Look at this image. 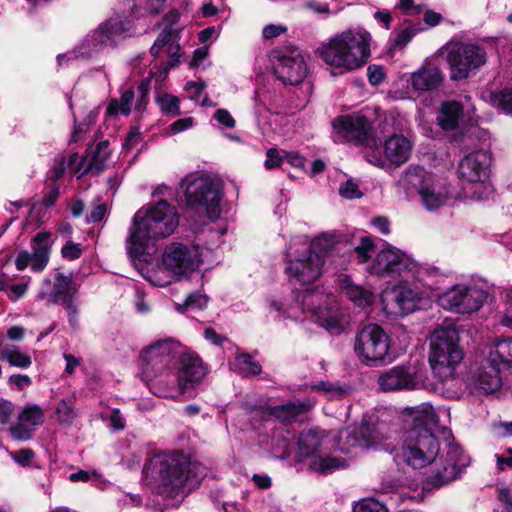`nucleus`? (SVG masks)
Wrapping results in <instances>:
<instances>
[{"mask_svg": "<svg viewBox=\"0 0 512 512\" xmlns=\"http://www.w3.org/2000/svg\"><path fill=\"white\" fill-rule=\"evenodd\" d=\"M404 415L412 426L405 431L403 444L396 457L414 469L423 468L434 462L428 482L435 487L457 479L469 465L470 458L455 443L448 444L447 449L439 455L440 444L434 434L438 416L432 405L421 403L406 407Z\"/></svg>", "mask_w": 512, "mask_h": 512, "instance_id": "obj_1", "label": "nucleus"}, {"mask_svg": "<svg viewBox=\"0 0 512 512\" xmlns=\"http://www.w3.org/2000/svg\"><path fill=\"white\" fill-rule=\"evenodd\" d=\"M179 224L176 208L165 200L139 209L129 227L126 250L133 260L147 261L156 241L170 236Z\"/></svg>", "mask_w": 512, "mask_h": 512, "instance_id": "obj_2", "label": "nucleus"}, {"mask_svg": "<svg viewBox=\"0 0 512 512\" xmlns=\"http://www.w3.org/2000/svg\"><path fill=\"white\" fill-rule=\"evenodd\" d=\"M146 470L154 490L167 499L185 495L204 477V467L181 452L156 454Z\"/></svg>", "mask_w": 512, "mask_h": 512, "instance_id": "obj_3", "label": "nucleus"}, {"mask_svg": "<svg viewBox=\"0 0 512 512\" xmlns=\"http://www.w3.org/2000/svg\"><path fill=\"white\" fill-rule=\"evenodd\" d=\"M336 250L332 235H322L311 242L306 236H296L286 250L285 273L291 282L311 284L322 275L326 258Z\"/></svg>", "mask_w": 512, "mask_h": 512, "instance_id": "obj_4", "label": "nucleus"}, {"mask_svg": "<svg viewBox=\"0 0 512 512\" xmlns=\"http://www.w3.org/2000/svg\"><path fill=\"white\" fill-rule=\"evenodd\" d=\"M357 264H366V271L372 275L390 278H411L423 280L426 269L416 263L402 250L391 245L378 250L370 237L364 236L354 248Z\"/></svg>", "mask_w": 512, "mask_h": 512, "instance_id": "obj_5", "label": "nucleus"}, {"mask_svg": "<svg viewBox=\"0 0 512 512\" xmlns=\"http://www.w3.org/2000/svg\"><path fill=\"white\" fill-rule=\"evenodd\" d=\"M270 306L287 318L299 320L301 318L297 311H301L305 315L304 318H310L328 331H341L340 311L332 294H325L320 290H305L299 293L295 302L288 307L278 300H271Z\"/></svg>", "mask_w": 512, "mask_h": 512, "instance_id": "obj_6", "label": "nucleus"}, {"mask_svg": "<svg viewBox=\"0 0 512 512\" xmlns=\"http://www.w3.org/2000/svg\"><path fill=\"white\" fill-rule=\"evenodd\" d=\"M369 32L361 28L349 29L331 38L319 47L322 60L341 72L363 66L370 56Z\"/></svg>", "mask_w": 512, "mask_h": 512, "instance_id": "obj_7", "label": "nucleus"}, {"mask_svg": "<svg viewBox=\"0 0 512 512\" xmlns=\"http://www.w3.org/2000/svg\"><path fill=\"white\" fill-rule=\"evenodd\" d=\"M202 263L200 247L172 242L163 251L161 262L144 275L152 285L165 287L196 271Z\"/></svg>", "mask_w": 512, "mask_h": 512, "instance_id": "obj_8", "label": "nucleus"}, {"mask_svg": "<svg viewBox=\"0 0 512 512\" xmlns=\"http://www.w3.org/2000/svg\"><path fill=\"white\" fill-rule=\"evenodd\" d=\"M184 346L172 338L157 340L140 352V375L150 391L156 395L155 383L165 380L176 367Z\"/></svg>", "mask_w": 512, "mask_h": 512, "instance_id": "obj_9", "label": "nucleus"}, {"mask_svg": "<svg viewBox=\"0 0 512 512\" xmlns=\"http://www.w3.org/2000/svg\"><path fill=\"white\" fill-rule=\"evenodd\" d=\"M429 345L428 360L435 376L442 381L452 378L464 358L457 329L452 326L436 328L430 336Z\"/></svg>", "mask_w": 512, "mask_h": 512, "instance_id": "obj_10", "label": "nucleus"}, {"mask_svg": "<svg viewBox=\"0 0 512 512\" xmlns=\"http://www.w3.org/2000/svg\"><path fill=\"white\" fill-rule=\"evenodd\" d=\"M187 204L198 213H204L210 220L220 217L223 202V182L207 174L190 175L182 180Z\"/></svg>", "mask_w": 512, "mask_h": 512, "instance_id": "obj_11", "label": "nucleus"}, {"mask_svg": "<svg viewBox=\"0 0 512 512\" xmlns=\"http://www.w3.org/2000/svg\"><path fill=\"white\" fill-rule=\"evenodd\" d=\"M205 374L202 360L184 346V352L179 355L172 373L165 380L161 379L155 383L156 396L177 398L183 395L187 389L199 384Z\"/></svg>", "mask_w": 512, "mask_h": 512, "instance_id": "obj_12", "label": "nucleus"}, {"mask_svg": "<svg viewBox=\"0 0 512 512\" xmlns=\"http://www.w3.org/2000/svg\"><path fill=\"white\" fill-rule=\"evenodd\" d=\"M131 27L129 20L112 17L88 33L83 42L73 50L58 55L57 62L61 66L64 62L71 60L91 58L104 47L116 45L131 30Z\"/></svg>", "mask_w": 512, "mask_h": 512, "instance_id": "obj_13", "label": "nucleus"}, {"mask_svg": "<svg viewBox=\"0 0 512 512\" xmlns=\"http://www.w3.org/2000/svg\"><path fill=\"white\" fill-rule=\"evenodd\" d=\"M405 189H415L421 203L428 211H435L448 203L452 197L447 181L420 167H408L399 179Z\"/></svg>", "mask_w": 512, "mask_h": 512, "instance_id": "obj_14", "label": "nucleus"}, {"mask_svg": "<svg viewBox=\"0 0 512 512\" xmlns=\"http://www.w3.org/2000/svg\"><path fill=\"white\" fill-rule=\"evenodd\" d=\"M445 57L452 81L468 78L481 68L487 61L485 49L474 43L450 40L440 50Z\"/></svg>", "mask_w": 512, "mask_h": 512, "instance_id": "obj_15", "label": "nucleus"}, {"mask_svg": "<svg viewBox=\"0 0 512 512\" xmlns=\"http://www.w3.org/2000/svg\"><path fill=\"white\" fill-rule=\"evenodd\" d=\"M489 297L485 282L457 284L446 291L441 302L444 308L456 313H472L479 310Z\"/></svg>", "mask_w": 512, "mask_h": 512, "instance_id": "obj_16", "label": "nucleus"}, {"mask_svg": "<svg viewBox=\"0 0 512 512\" xmlns=\"http://www.w3.org/2000/svg\"><path fill=\"white\" fill-rule=\"evenodd\" d=\"M427 373L423 364L397 365L378 377V385L382 391H410L421 389L426 385Z\"/></svg>", "mask_w": 512, "mask_h": 512, "instance_id": "obj_17", "label": "nucleus"}, {"mask_svg": "<svg viewBox=\"0 0 512 512\" xmlns=\"http://www.w3.org/2000/svg\"><path fill=\"white\" fill-rule=\"evenodd\" d=\"M389 337L377 324L364 326L355 337L356 354L365 362H381L388 355Z\"/></svg>", "mask_w": 512, "mask_h": 512, "instance_id": "obj_18", "label": "nucleus"}, {"mask_svg": "<svg viewBox=\"0 0 512 512\" xmlns=\"http://www.w3.org/2000/svg\"><path fill=\"white\" fill-rule=\"evenodd\" d=\"M271 60L276 77L288 85H298L307 75V66L299 49L275 50Z\"/></svg>", "mask_w": 512, "mask_h": 512, "instance_id": "obj_19", "label": "nucleus"}, {"mask_svg": "<svg viewBox=\"0 0 512 512\" xmlns=\"http://www.w3.org/2000/svg\"><path fill=\"white\" fill-rule=\"evenodd\" d=\"M420 293L406 282L387 288L381 295L383 310L390 315L402 316L409 314L418 306Z\"/></svg>", "mask_w": 512, "mask_h": 512, "instance_id": "obj_20", "label": "nucleus"}, {"mask_svg": "<svg viewBox=\"0 0 512 512\" xmlns=\"http://www.w3.org/2000/svg\"><path fill=\"white\" fill-rule=\"evenodd\" d=\"M78 293V286L71 274L61 272L54 274L53 279L45 277L37 292L36 298L45 301L48 305L63 304Z\"/></svg>", "mask_w": 512, "mask_h": 512, "instance_id": "obj_21", "label": "nucleus"}, {"mask_svg": "<svg viewBox=\"0 0 512 512\" xmlns=\"http://www.w3.org/2000/svg\"><path fill=\"white\" fill-rule=\"evenodd\" d=\"M51 233H37L31 243L32 251L22 250L15 258L17 270L23 271L30 268L32 272H42L49 263L51 252Z\"/></svg>", "mask_w": 512, "mask_h": 512, "instance_id": "obj_22", "label": "nucleus"}, {"mask_svg": "<svg viewBox=\"0 0 512 512\" xmlns=\"http://www.w3.org/2000/svg\"><path fill=\"white\" fill-rule=\"evenodd\" d=\"M335 137L339 140L364 143L371 135L372 124L363 113H353L332 121Z\"/></svg>", "mask_w": 512, "mask_h": 512, "instance_id": "obj_23", "label": "nucleus"}, {"mask_svg": "<svg viewBox=\"0 0 512 512\" xmlns=\"http://www.w3.org/2000/svg\"><path fill=\"white\" fill-rule=\"evenodd\" d=\"M45 421L43 409L37 404H27L17 415L16 422L9 427V434L15 441L32 439L35 428Z\"/></svg>", "mask_w": 512, "mask_h": 512, "instance_id": "obj_24", "label": "nucleus"}, {"mask_svg": "<svg viewBox=\"0 0 512 512\" xmlns=\"http://www.w3.org/2000/svg\"><path fill=\"white\" fill-rule=\"evenodd\" d=\"M490 165L491 157L488 152H472L459 162L458 175L467 182H481L488 178Z\"/></svg>", "mask_w": 512, "mask_h": 512, "instance_id": "obj_25", "label": "nucleus"}, {"mask_svg": "<svg viewBox=\"0 0 512 512\" xmlns=\"http://www.w3.org/2000/svg\"><path fill=\"white\" fill-rule=\"evenodd\" d=\"M445 79L440 66L433 60L426 61L414 73L411 74L409 83L412 89L418 93L438 90Z\"/></svg>", "mask_w": 512, "mask_h": 512, "instance_id": "obj_26", "label": "nucleus"}, {"mask_svg": "<svg viewBox=\"0 0 512 512\" xmlns=\"http://www.w3.org/2000/svg\"><path fill=\"white\" fill-rule=\"evenodd\" d=\"M346 439L345 445L340 449L345 453L350 452V448H367L378 443L382 435L374 425L363 422L359 427H349L341 432L340 439Z\"/></svg>", "mask_w": 512, "mask_h": 512, "instance_id": "obj_27", "label": "nucleus"}, {"mask_svg": "<svg viewBox=\"0 0 512 512\" xmlns=\"http://www.w3.org/2000/svg\"><path fill=\"white\" fill-rule=\"evenodd\" d=\"M326 442L324 431L310 429L302 432L298 439L299 457L312 461V458L319 457L324 453Z\"/></svg>", "mask_w": 512, "mask_h": 512, "instance_id": "obj_28", "label": "nucleus"}, {"mask_svg": "<svg viewBox=\"0 0 512 512\" xmlns=\"http://www.w3.org/2000/svg\"><path fill=\"white\" fill-rule=\"evenodd\" d=\"M412 152V143L402 135H392L384 143V156L387 162L400 166L406 163Z\"/></svg>", "mask_w": 512, "mask_h": 512, "instance_id": "obj_29", "label": "nucleus"}, {"mask_svg": "<svg viewBox=\"0 0 512 512\" xmlns=\"http://www.w3.org/2000/svg\"><path fill=\"white\" fill-rule=\"evenodd\" d=\"M502 371L503 369L500 366L487 363V360L483 359L475 374L476 386L485 393L497 391L502 385Z\"/></svg>", "mask_w": 512, "mask_h": 512, "instance_id": "obj_30", "label": "nucleus"}, {"mask_svg": "<svg viewBox=\"0 0 512 512\" xmlns=\"http://www.w3.org/2000/svg\"><path fill=\"white\" fill-rule=\"evenodd\" d=\"M340 289L343 295L360 308L370 306L374 302V293L369 288L356 284L347 275L341 277Z\"/></svg>", "mask_w": 512, "mask_h": 512, "instance_id": "obj_31", "label": "nucleus"}, {"mask_svg": "<svg viewBox=\"0 0 512 512\" xmlns=\"http://www.w3.org/2000/svg\"><path fill=\"white\" fill-rule=\"evenodd\" d=\"M487 363L500 366L503 370L512 364V339L498 340L487 347Z\"/></svg>", "mask_w": 512, "mask_h": 512, "instance_id": "obj_32", "label": "nucleus"}, {"mask_svg": "<svg viewBox=\"0 0 512 512\" xmlns=\"http://www.w3.org/2000/svg\"><path fill=\"white\" fill-rule=\"evenodd\" d=\"M463 115V106L457 101H447L441 105L437 122L445 131L457 128L460 117Z\"/></svg>", "mask_w": 512, "mask_h": 512, "instance_id": "obj_33", "label": "nucleus"}, {"mask_svg": "<svg viewBox=\"0 0 512 512\" xmlns=\"http://www.w3.org/2000/svg\"><path fill=\"white\" fill-rule=\"evenodd\" d=\"M178 20L179 13L175 9L170 10L165 15L163 18L164 28L150 49V52L153 56H157L162 48L165 47V44L171 41L173 36H176L177 28H175V25L177 24Z\"/></svg>", "mask_w": 512, "mask_h": 512, "instance_id": "obj_34", "label": "nucleus"}, {"mask_svg": "<svg viewBox=\"0 0 512 512\" xmlns=\"http://www.w3.org/2000/svg\"><path fill=\"white\" fill-rule=\"evenodd\" d=\"M347 461L344 458L336 456L321 454L319 457L312 458L309 461V467L311 470L318 472L323 475L331 474L336 470L345 468Z\"/></svg>", "mask_w": 512, "mask_h": 512, "instance_id": "obj_35", "label": "nucleus"}, {"mask_svg": "<svg viewBox=\"0 0 512 512\" xmlns=\"http://www.w3.org/2000/svg\"><path fill=\"white\" fill-rule=\"evenodd\" d=\"M0 358L7 361L11 366L27 369L32 364L30 355L22 352L20 348L12 344L0 343Z\"/></svg>", "mask_w": 512, "mask_h": 512, "instance_id": "obj_36", "label": "nucleus"}, {"mask_svg": "<svg viewBox=\"0 0 512 512\" xmlns=\"http://www.w3.org/2000/svg\"><path fill=\"white\" fill-rule=\"evenodd\" d=\"M306 410V406L301 402H288L277 406H268L271 415L282 422H291L302 415Z\"/></svg>", "mask_w": 512, "mask_h": 512, "instance_id": "obj_37", "label": "nucleus"}, {"mask_svg": "<svg viewBox=\"0 0 512 512\" xmlns=\"http://www.w3.org/2000/svg\"><path fill=\"white\" fill-rule=\"evenodd\" d=\"M302 7L304 11L321 20L335 16L341 11V8L331 7L329 3L322 0H306Z\"/></svg>", "mask_w": 512, "mask_h": 512, "instance_id": "obj_38", "label": "nucleus"}, {"mask_svg": "<svg viewBox=\"0 0 512 512\" xmlns=\"http://www.w3.org/2000/svg\"><path fill=\"white\" fill-rule=\"evenodd\" d=\"M75 395L70 398H63L56 406L55 412L58 421L62 425L70 426L78 417V412L74 406Z\"/></svg>", "mask_w": 512, "mask_h": 512, "instance_id": "obj_39", "label": "nucleus"}, {"mask_svg": "<svg viewBox=\"0 0 512 512\" xmlns=\"http://www.w3.org/2000/svg\"><path fill=\"white\" fill-rule=\"evenodd\" d=\"M233 365L235 370L244 377L256 376L262 371L260 363L247 353L238 355Z\"/></svg>", "mask_w": 512, "mask_h": 512, "instance_id": "obj_40", "label": "nucleus"}, {"mask_svg": "<svg viewBox=\"0 0 512 512\" xmlns=\"http://www.w3.org/2000/svg\"><path fill=\"white\" fill-rule=\"evenodd\" d=\"M491 104L503 113L512 116V87L504 88L490 96Z\"/></svg>", "mask_w": 512, "mask_h": 512, "instance_id": "obj_41", "label": "nucleus"}, {"mask_svg": "<svg viewBox=\"0 0 512 512\" xmlns=\"http://www.w3.org/2000/svg\"><path fill=\"white\" fill-rule=\"evenodd\" d=\"M165 3L166 0H146L144 6L134 5L131 13L137 19L157 15L163 11Z\"/></svg>", "mask_w": 512, "mask_h": 512, "instance_id": "obj_42", "label": "nucleus"}, {"mask_svg": "<svg viewBox=\"0 0 512 512\" xmlns=\"http://www.w3.org/2000/svg\"><path fill=\"white\" fill-rule=\"evenodd\" d=\"M156 102L161 111L166 115L177 116L180 114L179 98L168 93H159Z\"/></svg>", "mask_w": 512, "mask_h": 512, "instance_id": "obj_43", "label": "nucleus"}, {"mask_svg": "<svg viewBox=\"0 0 512 512\" xmlns=\"http://www.w3.org/2000/svg\"><path fill=\"white\" fill-rule=\"evenodd\" d=\"M470 183L472 184L470 187L463 189L465 198L480 201L487 199L489 197L491 189L490 186L487 183H485V180L481 182Z\"/></svg>", "mask_w": 512, "mask_h": 512, "instance_id": "obj_44", "label": "nucleus"}, {"mask_svg": "<svg viewBox=\"0 0 512 512\" xmlns=\"http://www.w3.org/2000/svg\"><path fill=\"white\" fill-rule=\"evenodd\" d=\"M312 389L315 391L322 393L328 398H336L341 397L345 393V389L336 383H331L328 381H319L317 383L312 384Z\"/></svg>", "mask_w": 512, "mask_h": 512, "instance_id": "obj_45", "label": "nucleus"}, {"mask_svg": "<svg viewBox=\"0 0 512 512\" xmlns=\"http://www.w3.org/2000/svg\"><path fill=\"white\" fill-rule=\"evenodd\" d=\"M353 512H389L387 507L374 498H366L357 502Z\"/></svg>", "mask_w": 512, "mask_h": 512, "instance_id": "obj_46", "label": "nucleus"}, {"mask_svg": "<svg viewBox=\"0 0 512 512\" xmlns=\"http://www.w3.org/2000/svg\"><path fill=\"white\" fill-rule=\"evenodd\" d=\"M97 116H98V109H94V110L89 111L87 117L85 118V120L83 122L77 123L75 121L71 141H73V142L79 141L80 136L82 134H84L89 129L90 125H92L93 123L96 122Z\"/></svg>", "mask_w": 512, "mask_h": 512, "instance_id": "obj_47", "label": "nucleus"}, {"mask_svg": "<svg viewBox=\"0 0 512 512\" xmlns=\"http://www.w3.org/2000/svg\"><path fill=\"white\" fill-rule=\"evenodd\" d=\"M107 142H100L97 147H96V150L92 156V159H91V162H90V169H95L97 171H100L104 168L105 166V161L108 157V152H107Z\"/></svg>", "mask_w": 512, "mask_h": 512, "instance_id": "obj_48", "label": "nucleus"}, {"mask_svg": "<svg viewBox=\"0 0 512 512\" xmlns=\"http://www.w3.org/2000/svg\"><path fill=\"white\" fill-rule=\"evenodd\" d=\"M67 312V317L72 329L79 326V305L74 298L62 304Z\"/></svg>", "mask_w": 512, "mask_h": 512, "instance_id": "obj_49", "label": "nucleus"}, {"mask_svg": "<svg viewBox=\"0 0 512 512\" xmlns=\"http://www.w3.org/2000/svg\"><path fill=\"white\" fill-rule=\"evenodd\" d=\"M417 32L418 29L412 25L405 27L404 29L396 33L394 45L400 48L404 47L412 40V38L417 34Z\"/></svg>", "mask_w": 512, "mask_h": 512, "instance_id": "obj_50", "label": "nucleus"}, {"mask_svg": "<svg viewBox=\"0 0 512 512\" xmlns=\"http://www.w3.org/2000/svg\"><path fill=\"white\" fill-rule=\"evenodd\" d=\"M10 457L20 466H29L35 457V453L30 448H23L15 452H10Z\"/></svg>", "mask_w": 512, "mask_h": 512, "instance_id": "obj_51", "label": "nucleus"}, {"mask_svg": "<svg viewBox=\"0 0 512 512\" xmlns=\"http://www.w3.org/2000/svg\"><path fill=\"white\" fill-rule=\"evenodd\" d=\"M339 193L346 199L360 198L362 196V192L359 190L358 184L353 180H347L342 183L339 188Z\"/></svg>", "mask_w": 512, "mask_h": 512, "instance_id": "obj_52", "label": "nucleus"}, {"mask_svg": "<svg viewBox=\"0 0 512 512\" xmlns=\"http://www.w3.org/2000/svg\"><path fill=\"white\" fill-rule=\"evenodd\" d=\"M15 412V404L7 399H0V424L6 425L10 422Z\"/></svg>", "mask_w": 512, "mask_h": 512, "instance_id": "obj_53", "label": "nucleus"}, {"mask_svg": "<svg viewBox=\"0 0 512 512\" xmlns=\"http://www.w3.org/2000/svg\"><path fill=\"white\" fill-rule=\"evenodd\" d=\"M287 27L282 24H268L262 30V36L266 40L274 39L287 32Z\"/></svg>", "mask_w": 512, "mask_h": 512, "instance_id": "obj_54", "label": "nucleus"}, {"mask_svg": "<svg viewBox=\"0 0 512 512\" xmlns=\"http://www.w3.org/2000/svg\"><path fill=\"white\" fill-rule=\"evenodd\" d=\"M62 256L69 260H75L78 259L82 254V249L80 244H75L71 241L67 242L62 250H61Z\"/></svg>", "mask_w": 512, "mask_h": 512, "instance_id": "obj_55", "label": "nucleus"}, {"mask_svg": "<svg viewBox=\"0 0 512 512\" xmlns=\"http://www.w3.org/2000/svg\"><path fill=\"white\" fill-rule=\"evenodd\" d=\"M214 119L224 128H233L235 126L234 118L226 109L216 110L214 113Z\"/></svg>", "mask_w": 512, "mask_h": 512, "instance_id": "obj_56", "label": "nucleus"}, {"mask_svg": "<svg viewBox=\"0 0 512 512\" xmlns=\"http://www.w3.org/2000/svg\"><path fill=\"white\" fill-rule=\"evenodd\" d=\"M208 298L198 293L191 294L186 299V307L191 309H202L207 305Z\"/></svg>", "mask_w": 512, "mask_h": 512, "instance_id": "obj_57", "label": "nucleus"}, {"mask_svg": "<svg viewBox=\"0 0 512 512\" xmlns=\"http://www.w3.org/2000/svg\"><path fill=\"white\" fill-rule=\"evenodd\" d=\"M206 85L204 82H187L185 85V90L188 93L189 97L192 100L197 101L204 91Z\"/></svg>", "mask_w": 512, "mask_h": 512, "instance_id": "obj_58", "label": "nucleus"}, {"mask_svg": "<svg viewBox=\"0 0 512 512\" xmlns=\"http://www.w3.org/2000/svg\"><path fill=\"white\" fill-rule=\"evenodd\" d=\"M107 207L104 203L96 204L95 207L91 210L89 214L86 216V221L88 223H94L101 221L106 213Z\"/></svg>", "mask_w": 512, "mask_h": 512, "instance_id": "obj_59", "label": "nucleus"}, {"mask_svg": "<svg viewBox=\"0 0 512 512\" xmlns=\"http://www.w3.org/2000/svg\"><path fill=\"white\" fill-rule=\"evenodd\" d=\"M118 100L120 102L119 110H122L123 115H129L134 100V92L132 90L125 91Z\"/></svg>", "mask_w": 512, "mask_h": 512, "instance_id": "obj_60", "label": "nucleus"}, {"mask_svg": "<svg viewBox=\"0 0 512 512\" xmlns=\"http://www.w3.org/2000/svg\"><path fill=\"white\" fill-rule=\"evenodd\" d=\"M284 161V158H282L279 155L278 150L271 148L267 151V158L265 160V167L267 169H272L275 167H278L281 165V163Z\"/></svg>", "mask_w": 512, "mask_h": 512, "instance_id": "obj_61", "label": "nucleus"}, {"mask_svg": "<svg viewBox=\"0 0 512 512\" xmlns=\"http://www.w3.org/2000/svg\"><path fill=\"white\" fill-rule=\"evenodd\" d=\"M193 124L194 119L192 117H187L175 121L170 125L169 129L173 134H177L191 128Z\"/></svg>", "mask_w": 512, "mask_h": 512, "instance_id": "obj_62", "label": "nucleus"}, {"mask_svg": "<svg viewBox=\"0 0 512 512\" xmlns=\"http://www.w3.org/2000/svg\"><path fill=\"white\" fill-rule=\"evenodd\" d=\"M10 384H14L18 390H23L32 384V380L28 375L14 374L8 379Z\"/></svg>", "mask_w": 512, "mask_h": 512, "instance_id": "obj_63", "label": "nucleus"}, {"mask_svg": "<svg viewBox=\"0 0 512 512\" xmlns=\"http://www.w3.org/2000/svg\"><path fill=\"white\" fill-rule=\"evenodd\" d=\"M506 298L507 303L505 308V314L501 320V323L504 326L512 327V288L507 291Z\"/></svg>", "mask_w": 512, "mask_h": 512, "instance_id": "obj_64", "label": "nucleus"}]
</instances>
